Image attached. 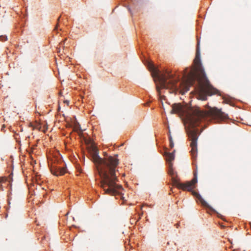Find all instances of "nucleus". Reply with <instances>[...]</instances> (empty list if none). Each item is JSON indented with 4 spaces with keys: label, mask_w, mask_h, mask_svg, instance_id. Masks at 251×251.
<instances>
[{
    "label": "nucleus",
    "mask_w": 251,
    "mask_h": 251,
    "mask_svg": "<svg viewBox=\"0 0 251 251\" xmlns=\"http://www.w3.org/2000/svg\"><path fill=\"white\" fill-rule=\"evenodd\" d=\"M199 43H198L196 56L194 60L195 68L187 73L188 69H185L183 74V79L178 85V80L174 78V75L171 72L166 70L164 73L160 74L154 70V75L158 80L156 89L158 94H160V89H169L172 92H179L184 94L189 90L197 80L198 83V93L200 100H206L207 96L216 94L217 90L212 87L207 78L201 62Z\"/></svg>",
    "instance_id": "f257e3e1"
},
{
    "label": "nucleus",
    "mask_w": 251,
    "mask_h": 251,
    "mask_svg": "<svg viewBox=\"0 0 251 251\" xmlns=\"http://www.w3.org/2000/svg\"><path fill=\"white\" fill-rule=\"evenodd\" d=\"M172 113L185 114L188 123L187 133L191 147L193 157H196L197 152L198 132L199 129L196 127L206 118L213 119L218 121L226 120L228 115L216 108H210L207 111L201 110L198 107L185 108L179 104H174L172 106Z\"/></svg>",
    "instance_id": "f03ea898"
},
{
    "label": "nucleus",
    "mask_w": 251,
    "mask_h": 251,
    "mask_svg": "<svg viewBox=\"0 0 251 251\" xmlns=\"http://www.w3.org/2000/svg\"><path fill=\"white\" fill-rule=\"evenodd\" d=\"M90 150L93 161L100 177V187L104 193L111 196L121 195L120 191L123 189L121 185L117 183L118 178L116 168L119 164L117 156H110L102 159L99 155L96 147L92 146Z\"/></svg>",
    "instance_id": "7ed1b4c3"
},
{
    "label": "nucleus",
    "mask_w": 251,
    "mask_h": 251,
    "mask_svg": "<svg viewBox=\"0 0 251 251\" xmlns=\"http://www.w3.org/2000/svg\"><path fill=\"white\" fill-rule=\"evenodd\" d=\"M169 174L174 179L173 182L176 187L180 189H182L183 191H188L192 192V194L194 196H196L198 200L201 202V204L204 207L211 209L210 206L207 203L202 199L200 195L197 193L193 191V190L195 188V185L197 182V172L195 171L194 172V178L190 181H186L184 183H181L178 182L177 180L175 179V177L176 176V173L174 170L173 168V164L170 163L169 165Z\"/></svg>",
    "instance_id": "20e7f679"
},
{
    "label": "nucleus",
    "mask_w": 251,
    "mask_h": 251,
    "mask_svg": "<svg viewBox=\"0 0 251 251\" xmlns=\"http://www.w3.org/2000/svg\"><path fill=\"white\" fill-rule=\"evenodd\" d=\"M50 170L51 173L56 176H62L66 173V168L58 167L55 164H51Z\"/></svg>",
    "instance_id": "39448f33"
},
{
    "label": "nucleus",
    "mask_w": 251,
    "mask_h": 251,
    "mask_svg": "<svg viewBox=\"0 0 251 251\" xmlns=\"http://www.w3.org/2000/svg\"><path fill=\"white\" fill-rule=\"evenodd\" d=\"M175 151L172 152H165V156L166 157V160L168 163V165H170V163H172V161H173L175 159V155H174Z\"/></svg>",
    "instance_id": "423d86ee"
},
{
    "label": "nucleus",
    "mask_w": 251,
    "mask_h": 251,
    "mask_svg": "<svg viewBox=\"0 0 251 251\" xmlns=\"http://www.w3.org/2000/svg\"><path fill=\"white\" fill-rule=\"evenodd\" d=\"M169 141H170V147L171 148H173L174 146V144L173 141L172 137L171 135L169 136Z\"/></svg>",
    "instance_id": "0eeeda50"
},
{
    "label": "nucleus",
    "mask_w": 251,
    "mask_h": 251,
    "mask_svg": "<svg viewBox=\"0 0 251 251\" xmlns=\"http://www.w3.org/2000/svg\"><path fill=\"white\" fill-rule=\"evenodd\" d=\"M7 40V37L6 36H0V41H4Z\"/></svg>",
    "instance_id": "6e6552de"
},
{
    "label": "nucleus",
    "mask_w": 251,
    "mask_h": 251,
    "mask_svg": "<svg viewBox=\"0 0 251 251\" xmlns=\"http://www.w3.org/2000/svg\"><path fill=\"white\" fill-rule=\"evenodd\" d=\"M7 181V178L5 177H0V183L5 182Z\"/></svg>",
    "instance_id": "1a4fd4ad"
},
{
    "label": "nucleus",
    "mask_w": 251,
    "mask_h": 251,
    "mask_svg": "<svg viewBox=\"0 0 251 251\" xmlns=\"http://www.w3.org/2000/svg\"><path fill=\"white\" fill-rule=\"evenodd\" d=\"M104 157L102 158V159H105L106 158H108V157H110L111 156L108 155V154L106 152H103Z\"/></svg>",
    "instance_id": "9d476101"
},
{
    "label": "nucleus",
    "mask_w": 251,
    "mask_h": 251,
    "mask_svg": "<svg viewBox=\"0 0 251 251\" xmlns=\"http://www.w3.org/2000/svg\"><path fill=\"white\" fill-rule=\"evenodd\" d=\"M79 128H80V127H79V126H76V127H75V130H76V131H78V130H79Z\"/></svg>",
    "instance_id": "9b49d317"
},
{
    "label": "nucleus",
    "mask_w": 251,
    "mask_h": 251,
    "mask_svg": "<svg viewBox=\"0 0 251 251\" xmlns=\"http://www.w3.org/2000/svg\"><path fill=\"white\" fill-rule=\"evenodd\" d=\"M30 125H31V126H33V128H37L35 126H33L31 124H30Z\"/></svg>",
    "instance_id": "f8f14e48"
},
{
    "label": "nucleus",
    "mask_w": 251,
    "mask_h": 251,
    "mask_svg": "<svg viewBox=\"0 0 251 251\" xmlns=\"http://www.w3.org/2000/svg\"><path fill=\"white\" fill-rule=\"evenodd\" d=\"M151 69H153V65H151Z\"/></svg>",
    "instance_id": "ddd939ff"
},
{
    "label": "nucleus",
    "mask_w": 251,
    "mask_h": 251,
    "mask_svg": "<svg viewBox=\"0 0 251 251\" xmlns=\"http://www.w3.org/2000/svg\"><path fill=\"white\" fill-rule=\"evenodd\" d=\"M59 19H60V17L58 18V21H59Z\"/></svg>",
    "instance_id": "4468645a"
},
{
    "label": "nucleus",
    "mask_w": 251,
    "mask_h": 251,
    "mask_svg": "<svg viewBox=\"0 0 251 251\" xmlns=\"http://www.w3.org/2000/svg\"><path fill=\"white\" fill-rule=\"evenodd\" d=\"M251 227V223H250Z\"/></svg>",
    "instance_id": "2eb2a0df"
},
{
    "label": "nucleus",
    "mask_w": 251,
    "mask_h": 251,
    "mask_svg": "<svg viewBox=\"0 0 251 251\" xmlns=\"http://www.w3.org/2000/svg\"><path fill=\"white\" fill-rule=\"evenodd\" d=\"M1 188V187H0V189Z\"/></svg>",
    "instance_id": "dca6fc26"
}]
</instances>
